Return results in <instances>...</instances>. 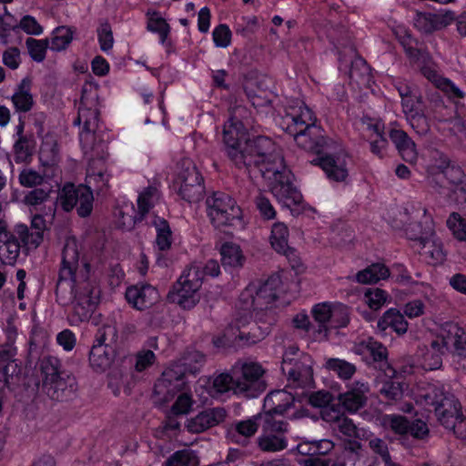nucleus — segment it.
Listing matches in <instances>:
<instances>
[{"mask_svg":"<svg viewBox=\"0 0 466 466\" xmlns=\"http://www.w3.org/2000/svg\"><path fill=\"white\" fill-rule=\"evenodd\" d=\"M246 108L237 106L224 125L223 140L228 157L238 169H244L252 177L253 168L258 166L277 146L267 137L247 138V129L239 117Z\"/></svg>","mask_w":466,"mask_h":466,"instance_id":"nucleus-1","label":"nucleus"},{"mask_svg":"<svg viewBox=\"0 0 466 466\" xmlns=\"http://www.w3.org/2000/svg\"><path fill=\"white\" fill-rule=\"evenodd\" d=\"M286 132L293 137L296 144L310 152L320 154L328 145L324 131L316 125V116L302 101L289 106L283 118Z\"/></svg>","mask_w":466,"mask_h":466,"instance_id":"nucleus-2","label":"nucleus"},{"mask_svg":"<svg viewBox=\"0 0 466 466\" xmlns=\"http://www.w3.org/2000/svg\"><path fill=\"white\" fill-rule=\"evenodd\" d=\"M268 182L271 193L284 207L299 206L302 195L291 182V173L287 168L281 150L277 147L253 168Z\"/></svg>","mask_w":466,"mask_h":466,"instance_id":"nucleus-3","label":"nucleus"},{"mask_svg":"<svg viewBox=\"0 0 466 466\" xmlns=\"http://www.w3.org/2000/svg\"><path fill=\"white\" fill-rule=\"evenodd\" d=\"M110 175L106 171L98 170L96 172L92 167L87 169V185L66 184L57 197L63 210L69 212L76 208L79 217L86 218L93 210L94 196L91 187L97 194H106L109 188Z\"/></svg>","mask_w":466,"mask_h":466,"instance_id":"nucleus-4","label":"nucleus"},{"mask_svg":"<svg viewBox=\"0 0 466 466\" xmlns=\"http://www.w3.org/2000/svg\"><path fill=\"white\" fill-rule=\"evenodd\" d=\"M187 382L182 371L167 369L154 386V402L164 405L177 395L171 407L174 415H185L190 412L194 404L192 394L186 390Z\"/></svg>","mask_w":466,"mask_h":466,"instance_id":"nucleus-5","label":"nucleus"},{"mask_svg":"<svg viewBox=\"0 0 466 466\" xmlns=\"http://www.w3.org/2000/svg\"><path fill=\"white\" fill-rule=\"evenodd\" d=\"M231 368L235 381V395L252 399L266 390L267 382L264 378L266 370L258 362L238 360Z\"/></svg>","mask_w":466,"mask_h":466,"instance_id":"nucleus-6","label":"nucleus"},{"mask_svg":"<svg viewBox=\"0 0 466 466\" xmlns=\"http://www.w3.org/2000/svg\"><path fill=\"white\" fill-rule=\"evenodd\" d=\"M202 283L201 268L198 265H190L173 284L167 293V300L184 309H191L199 302Z\"/></svg>","mask_w":466,"mask_h":466,"instance_id":"nucleus-7","label":"nucleus"},{"mask_svg":"<svg viewBox=\"0 0 466 466\" xmlns=\"http://www.w3.org/2000/svg\"><path fill=\"white\" fill-rule=\"evenodd\" d=\"M313 360L308 354H299L290 348L283 355L281 370L287 377L288 387L304 389L313 384Z\"/></svg>","mask_w":466,"mask_h":466,"instance_id":"nucleus-8","label":"nucleus"},{"mask_svg":"<svg viewBox=\"0 0 466 466\" xmlns=\"http://www.w3.org/2000/svg\"><path fill=\"white\" fill-rule=\"evenodd\" d=\"M281 279L278 275L270 276L264 283L259 285L253 295V289H247L246 292L252 298L251 306L256 311V319L268 326L276 322L272 305L278 298Z\"/></svg>","mask_w":466,"mask_h":466,"instance_id":"nucleus-9","label":"nucleus"},{"mask_svg":"<svg viewBox=\"0 0 466 466\" xmlns=\"http://www.w3.org/2000/svg\"><path fill=\"white\" fill-rule=\"evenodd\" d=\"M461 404L454 395L446 396L439 386V424L466 441V418Z\"/></svg>","mask_w":466,"mask_h":466,"instance_id":"nucleus-10","label":"nucleus"},{"mask_svg":"<svg viewBox=\"0 0 466 466\" xmlns=\"http://www.w3.org/2000/svg\"><path fill=\"white\" fill-rule=\"evenodd\" d=\"M263 421L262 433L258 438V445L263 451L276 452L288 447L287 432L289 424L282 420H277L270 413L259 415Z\"/></svg>","mask_w":466,"mask_h":466,"instance_id":"nucleus-11","label":"nucleus"},{"mask_svg":"<svg viewBox=\"0 0 466 466\" xmlns=\"http://www.w3.org/2000/svg\"><path fill=\"white\" fill-rule=\"evenodd\" d=\"M208 216L216 228L232 225L239 219L241 209L235 199L224 192H216L206 200Z\"/></svg>","mask_w":466,"mask_h":466,"instance_id":"nucleus-12","label":"nucleus"},{"mask_svg":"<svg viewBox=\"0 0 466 466\" xmlns=\"http://www.w3.org/2000/svg\"><path fill=\"white\" fill-rule=\"evenodd\" d=\"M79 265V250L76 239L69 238L66 240L62 250V262L59 270V279L56 284V294L57 299L62 303L66 301L60 298L63 289H69L71 291L76 287V271Z\"/></svg>","mask_w":466,"mask_h":466,"instance_id":"nucleus-13","label":"nucleus"},{"mask_svg":"<svg viewBox=\"0 0 466 466\" xmlns=\"http://www.w3.org/2000/svg\"><path fill=\"white\" fill-rule=\"evenodd\" d=\"M179 183L178 194L186 201L198 202L205 194L204 179L195 164L189 159L181 164V170L177 176Z\"/></svg>","mask_w":466,"mask_h":466,"instance_id":"nucleus-14","label":"nucleus"},{"mask_svg":"<svg viewBox=\"0 0 466 466\" xmlns=\"http://www.w3.org/2000/svg\"><path fill=\"white\" fill-rule=\"evenodd\" d=\"M99 108L98 91L91 84H86L82 88V96L78 114L75 125L83 123V130L86 134L95 133L98 127Z\"/></svg>","mask_w":466,"mask_h":466,"instance_id":"nucleus-15","label":"nucleus"},{"mask_svg":"<svg viewBox=\"0 0 466 466\" xmlns=\"http://www.w3.org/2000/svg\"><path fill=\"white\" fill-rule=\"evenodd\" d=\"M74 296L73 313L74 321H86L96 309L99 299V290L89 282L82 286L76 284Z\"/></svg>","mask_w":466,"mask_h":466,"instance_id":"nucleus-16","label":"nucleus"},{"mask_svg":"<svg viewBox=\"0 0 466 466\" xmlns=\"http://www.w3.org/2000/svg\"><path fill=\"white\" fill-rule=\"evenodd\" d=\"M447 350H452L459 356L466 357V337L463 328L453 321L439 324V339Z\"/></svg>","mask_w":466,"mask_h":466,"instance_id":"nucleus-17","label":"nucleus"},{"mask_svg":"<svg viewBox=\"0 0 466 466\" xmlns=\"http://www.w3.org/2000/svg\"><path fill=\"white\" fill-rule=\"evenodd\" d=\"M228 334L235 337V342L238 346H250L264 339L265 335L269 332V328L265 327L264 330L256 322L245 325L242 319H237L230 324L228 329Z\"/></svg>","mask_w":466,"mask_h":466,"instance_id":"nucleus-18","label":"nucleus"},{"mask_svg":"<svg viewBox=\"0 0 466 466\" xmlns=\"http://www.w3.org/2000/svg\"><path fill=\"white\" fill-rule=\"evenodd\" d=\"M227 416L223 407L208 408L187 420L186 428L191 433H201L223 422Z\"/></svg>","mask_w":466,"mask_h":466,"instance_id":"nucleus-19","label":"nucleus"},{"mask_svg":"<svg viewBox=\"0 0 466 466\" xmlns=\"http://www.w3.org/2000/svg\"><path fill=\"white\" fill-rule=\"evenodd\" d=\"M20 238L14 231H10L7 223L0 219V260L3 264L13 266L20 255Z\"/></svg>","mask_w":466,"mask_h":466,"instance_id":"nucleus-20","label":"nucleus"},{"mask_svg":"<svg viewBox=\"0 0 466 466\" xmlns=\"http://www.w3.org/2000/svg\"><path fill=\"white\" fill-rule=\"evenodd\" d=\"M369 391L368 383L356 380L348 386L347 391L339 394V403L345 410L355 413L366 405Z\"/></svg>","mask_w":466,"mask_h":466,"instance_id":"nucleus-21","label":"nucleus"},{"mask_svg":"<svg viewBox=\"0 0 466 466\" xmlns=\"http://www.w3.org/2000/svg\"><path fill=\"white\" fill-rule=\"evenodd\" d=\"M126 299L138 310H144L154 305L159 299L157 289L149 284H137L127 289Z\"/></svg>","mask_w":466,"mask_h":466,"instance_id":"nucleus-22","label":"nucleus"},{"mask_svg":"<svg viewBox=\"0 0 466 466\" xmlns=\"http://www.w3.org/2000/svg\"><path fill=\"white\" fill-rule=\"evenodd\" d=\"M47 396L55 400H66L73 397L77 389L75 377L66 371L43 387Z\"/></svg>","mask_w":466,"mask_h":466,"instance_id":"nucleus-23","label":"nucleus"},{"mask_svg":"<svg viewBox=\"0 0 466 466\" xmlns=\"http://www.w3.org/2000/svg\"><path fill=\"white\" fill-rule=\"evenodd\" d=\"M46 228L43 214H35L32 218L30 228L24 224H19L15 226V233L25 246L36 248L43 241V233Z\"/></svg>","mask_w":466,"mask_h":466,"instance_id":"nucleus-24","label":"nucleus"},{"mask_svg":"<svg viewBox=\"0 0 466 466\" xmlns=\"http://www.w3.org/2000/svg\"><path fill=\"white\" fill-rule=\"evenodd\" d=\"M311 163L319 166L330 180L344 181L348 177L347 163L342 157L326 155L314 158Z\"/></svg>","mask_w":466,"mask_h":466,"instance_id":"nucleus-25","label":"nucleus"},{"mask_svg":"<svg viewBox=\"0 0 466 466\" xmlns=\"http://www.w3.org/2000/svg\"><path fill=\"white\" fill-rule=\"evenodd\" d=\"M258 416L232 424L228 430V437L234 442L246 446L248 440L255 435L258 429Z\"/></svg>","mask_w":466,"mask_h":466,"instance_id":"nucleus-26","label":"nucleus"},{"mask_svg":"<svg viewBox=\"0 0 466 466\" xmlns=\"http://www.w3.org/2000/svg\"><path fill=\"white\" fill-rule=\"evenodd\" d=\"M117 348L94 344L89 352L90 366L96 371H105L111 367L116 356Z\"/></svg>","mask_w":466,"mask_h":466,"instance_id":"nucleus-27","label":"nucleus"},{"mask_svg":"<svg viewBox=\"0 0 466 466\" xmlns=\"http://www.w3.org/2000/svg\"><path fill=\"white\" fill-rule=\"evenodd\" d=\"M295 398L294 396L284 390H273L269 392L264 400V407L268 408L267 413L274 414H284L293 404Z\"/></svg>","mask_w":466,"mask_h":466,"instance_id":"nucleus-28","label":"nucleus"},{"mask_svg":"<svg viewBox=\"0 0 466 466\" xmlns=\"http://www.w3.org/2000/svg\"><path fill=\"white\" fill-rule=\"evenodd\" d=\"M390 138L396 146L402 159L408 163L413 164L417 160V151L414 142L408 135L400 129H391Z\"/></svg>","mask_w":466,"mask_h":466,"instance_id":"nucleus-29","label":"nucleus"},{"mask_svg":"<svg viewBox=\"0 0 466 466\" xmlns=\"http://www.w3.org/2000/svg\"><path fill=\"white\" fill-rule=\"evenodd\" d=\"M32 80L30 77H25L17 85L11 99L17 112L26 113L34 106V99L31 94Z\"/></svg>","mask_w":466,"mask_h":466,"instance_id":"nucleus-30","label":"nucleus"},{"mask_svg":"<svg viewBox=\"0 0 466 466\" xmlns=\"http://www.w3.org/2000/svg\"><path fill=\"white\" fill-rule=\"evenodd\" d=\"M52 192L53 187L51 185H43L29 191L24 197V203L30 207L31 211H40L47 215L44 208H46V203L50 199Z\"/></svg>","mask_w":466,"mask_h":466,"instance_id":"nucleus-31","label":"nucleus"},{"mask_svg":"<svg viewBox=\"0 0 466 466\" xmlns=\"http://www.w3.org/2000/svg\"><path fill=\"white\" fill-rule=\"evenodd\" d=\"M389 327L401 335L407 332L408 322L399 310L390 309L378 320V328L381 331L386 330Z\"/></svg>","mask_w":466,"mask_h":466,"instance_id":"nucleus-32","label":"nucleus"},{"mask_svg":"<svg viewBox=\"0 0 466 466\" xmlns=\"http://www.w3.org/2000/svg\"><path fill=\"white\" fill-rule=\"evenodd\" d=\"M221 263L224 268H241L245 262V257L240 247L232 242H226L220 248Z\"/></svg>","mask_w":466,"mask_h":466,"instance_id":"nucleus-33","label":"nucleus"},{"mask_svg":"<svg viewBox=\"0 0 466 466\" xmlns=\"http://www.w3.org/2000/svg\"><path fill=\"white\" fill-rule=\"evenodd\" d=\"M159 198V192L157 187L149 186L146 187L137 198V214L135 216L134 222L142 221L145 216L154 207Z\"/></svg>","mask_w":466,"mask_h":466,"instance_id":"nucleus-34","label":"nucleus"},{"mask_svg":"<svg viewBox=\"0 0 466 466\" xmlns=\"http://www.w3.org/2000/svg\"><path fill=\"white\" fill-rule=\"evenodd\" d=\"M390 276L389 268L380 263H374L363 270L359 271L355 279L361 284L376 283L380 279H385Z\"/></svg>","mask_w":466,"mask_h":466,"instance_id":"nucleus-35","label":"nucleus"},{"mask_svg":"<svg viewBox=\"0 0 466 466\" xmlns=\"http://www.w3.org/2000/svg\"><path fill=\"white\" fill-rule=\"evenodd\" d=\"M39 367L43 376V387L66 372L62 370L60 360L54 356H44L39 361Z\"/></svg>","mask_w":466,"mask_h":466,"instance_id":"nucleus-36","label":"nucleus"},{"mask_svg":"<svg viewBox=\"0 0 466 466\" xmlns=\"http://www.w3.org/2000/svg\"><path fill=\"white\" fill-rule=\"evenodd\" d=\"M325 368L343 380H350L357 371L355 364L337 358L328 359L325 362Z\"/></svg>","mask_w":466,"mask_h":466,"instance_id":"nucleus-37","label":"nucleus"},{"mask_svg":"<svg viewBox=\"0 0 466 466\" xmlns=\"http://www.w3.org/2000/svg\"><path fill=\"white\" fill-rule=\"evenodd\" d=\"M152 225L157 231L156 244L159 250H167L172 244V232L168 222L161 218L154 217Z\"/></svg>","mask_w":466,"mask_h":466,"instance_id":"nucleus-38","label":"nucleus"},{"mask_svg":"<svg viewBox=\"0 0 466 466\" xmlns=\"http://www.w3.org/2000/svg\"><path fill=\"white\" fill-rule=\"evenodd\" d=\"M332 305L327 302L317 304L312 309V316L314 320L319 324L317 331L328 337L331 318Z\"/></svg>","mask_w":466,"mask_h":466,"instance_id":"nucleus-39","label":"nucleus"},{"mask_svg":"<svg viewBox=\"0 0 466 466\" xmlns=\"http://www.w3.org/2000/svg\"><path fill=\"white\" fill-rule=\"evenodd\" d=\"M414 58L422 76L437 87L436 64L432 56L428 52L420 50Z\"/></svg>","mask_w":466,"mask_h":466,"instance_id":"nucleus-40","label":"nucleus"},{"mask_svg":"<svg viewBox=\"0 0 466 466\" xmlns=\"http://www.w3.org/2000/svg\"><path fill=\"white\" fill-rule=\"evenodd\" d=\"M350 77L360 85H367L370 82L371 69L363 58L357 57L351 62Z\"/></svg>","mask_w":466,"mask_h":466,"instance_id":"nucleus-41","label":"nucleus"},{"mask_svg":"<svg viewBox=\"0 0 466 466\" xmlns=\"http://www.w3.org/2000/svg\"><path fill=\"white\" fill-rule=\"evenodd\" d=\"M446 160V157L439 152V175L443 174L451 185L464 180L466 178L464 171L460 167L451 166Z\"/></svg>","mask_w":466,"mask_h":466,"instance_id":"nucleus-42","label":"nucleus"},{"mask_svg":"<svg viewBox=\"0 0 466 466\" xmlns=\"http://www.w3.org/2000/svg\"><path fill=\"white\" fill-rule=\"evenodd\" d=\"M289 240V229L288 227L280 222L275 223L272 226L271 235H270V244L272 248L278 252L280 253L284 250H288L289 248L288 244Z\"/></svg>","mask_w":466,"mask_h":466,"instance_id":"nucleus-43","label":"nucleus"},{"mask_svg":"<svg viewBox=\"0 0 466 466\" xmlns=\"http://www.w3.org/2000/svg\"><path fill=\"white\" fill-rule=\"evenodd\" d=\"M341 434L352 439L368 440V432L364 429H359L353 420L343 415L334 426Z\"/></svg>","mask_w":466,"mask_h":466,"instance_id":"nucleus-44","label":"nucleus"},{"mask_svg":"<svg viewBox=\"0 0 466 466\" xmlns=\"http://www.w3.org/2000/svg\"><path fill=\"white\" fill-rule=\"evenodd\" d=\"M35 148V141L30 137L17 138L14 145L15 161L27 162L31 159Z\"/></svg>","mask_w":466,"mask_h":466,"instance_id":"nucleus-45","label":"nucleus"},{"mask_svg":"<svg viewBox=\"0 0 466 466\" xmlns=\"http://www.w3.org/2000/svg\"><path fill=\"white\" fill-rule=\"evenodd\" d=\"M117 341L118 332L114 325H103L96 333L95 344L117 348Z\"/></svg>","mask_w":466,"mask_h":466,"instance_id":"nucleus-46","label":"nucleus"},{"mask_svg":"<svg viewBox=\"0 0 466 466\" xmlns=\"http://www.w3.org/2000/svg\"><path fill=\"white\" fill-rule=\"evenodd\" d=\"M439 91L443 93V96L455 105L465 96V93L454 82L441 76H439Z\"/></svg>","mask_w":466,"mask_h":466,"instance_id":"nucleus-47","label":"nucleus"},{"mask_svg":"<svg viewBox=\"0 0 466 466\" xmlns=\"http://www.w3.org/2000/svg\"><path fill=\"white\" fill-rule=\"evenodd\" d=\"M235 381L233 378L232 368L228 372H222L215 375L211 381V390L218 394H222L228 391L234 393Z\"/></svg>","mask_w":466,"mask_h":466,"instance_id":"nucleus-48","label":"nucleus"},{"mask_svg":"<svg viewBox=\"0 0 466 466\" xmlns=\"http://www.w3.org/2000/svg\"><path fill=\"white\" fill-rule=\"evenodd\" d=\"M53 35L50 48L54 51H62L72 42L74 31L70 27L60 26L56 28Z\"/></svg>","mask_w":466,"mask_h":466,"instance_id":"nucleus-49","label":"nucleus"},{"mask_svg":"<svg viewBox=\"0 0 466 466\" xmlns=\"http://www.w3.org/2000/svg\"><path fill=\"white\" fill-rule=\"evenodd\" d=\"M414 25L423 35H431L437 29V16L431 13H417Z\"/></svg>","mask_w":466,"mask_h":466,"instance_id":"nucleus-50","label":"nucleus"},{"mask_svg":"<svg viewBox=\"0 0 466 466\" xmlns=\"http://www.w3.org/2000/svg\"><path fill=\"white\" fill-rule=\"evenodd\" d=\"M25 45L31 58L35 62H43L46 58V49L48 47L47 39H35L28 37Z\"/></svg>","mask_w":466,"mask_h":466,"instance_id":"nucleus-51","label":"nucleus"},{"mask_svg":"<svg viewBox=\"0 0 466 466\" xmlns=\"http://www.w3.org/2000/svg\"><path fill=\"white\" fill-rule=\"evenodd\" d=\"M349 322V308L343 304L332 305L329 329L346 327Z\"/></svg>","mask_w":466,"mask_h":466,"instance_id":"nucleus-52","label":"nucleus"},{"mask_svg":"<svg viewBox=\"0 0 466 466\" xmlns=\"http://www.w3.org/2000/svg\"><path fill=\"white\" fill-rule=\"evenodd\" d=\"M447 227L453 237L460 241H466V219L459 213L452 212L447 219Z\"/></svg>","mask_w":466,"mask_h":466,"instance_id":"nucleus-53","label":"nucleus"},{"mask_svg":"<svg viewBox=\"0 0 466 466\" xmlns=\"http://www.w3.org/2000/svg\"><path fill=\"white\" fill-rule=\"evenodd\" d=\"M360 346L372 357L374 361H383L387 360V348L374 339L368 338L361 342Z\"/></svg>","mask_w":466,"mask_h":466,"instance_id":"nucleus-54","label":"nucleus"},{"mask_svg":"<svg viewBox=\"0 0 466 466\" xmlns=\"http://www.w3.org/2000/svg\"><path fill=\"white\" fill-rule=\"evenodd\" d=\"M394 34H395L398 41L400 42V44L403 46L406 55L410 58L415 57L416 55L418 54V52L420 51V49H417L414 46L415 40L413 39L411 35L409 33V31L404 27L398 26L394 30Z\"/></svg>","mask_w":466,"mask_h":466,"instance_id":"nucleus-55","label":"nucleus"},{"mask_svg":"<svg viewBox=\"0 0 466 466\" xmlns=\"http://www.w3.org/2000/svg\"><path fill=\"white\" fill-rule=\"evenodd\" d=\"M386 426L396 434L406 435L409 432L410 420L401 415L390 414L383 418Z\"/></svg>","mask_w":466,"mask_h":466,"instance_id":"nucleus-56","label":"nucleus"},{"mask_svg":"<svg viewBox=\"0 0 466 466\" xmlns=\"http://www.w3.org/2000/svg\"><path fill=\"white\" fill-rule=\"evenodd\" d=\"M147 29L159 35L160 42L164 44L168 36L170 27L166 20L154 13L148 19Z\"/></svg>","mask_w":466,"mask_h":466,"instance_id":"nucleus-57","label":"nucleus"},{"mask_svg":"<svg viewBox=\"0 0 466 466\" xmlns=\"http://www.w3.org/2000/svg\"><path fill=\"white\" fill-rule=\"evenodd\" d=\"M18 179L19 183L25 187L47 185L45 183L44 176L32 168L23 169L19 174Z\"/></svg>","mask_w":466,"mask_h":466,"instance_id":"nucleus-58","label":"nucleus"},{"mask_svg":"<svg viewBox=\"0 0 466 466\" xmlns=\"http://www.w3.org/2000/svg\"><path fill=\"white\" fill-rule=\"evenodd\" d=\"M165 466H195V456L188 450L177 451L166 461Z\"/></svg>","mask_w":466,"mask_h":466,"instance_id":"nucleus-59","label":"nucleus"},{"mask_svg":"<svg viewBox=\"0 0 466 466\" xmlns=\"http://www.w3.org/2000/svg\"><path fill=\"white\" fill-rule=\"evenodd\" d=\"M411 127L416 131L419 136L426 137L431 131V122L429 118L423 114H411L409 116Z\"/></svg>","mask_w":466,"mask_h":466,"instance_id":"nucleus-60","label":"nucleus"},{"mask_svg":"<svg viewBox=\"0 0 466 466\" xmlns=\"http://www.w3.org/2000/svg\"><path fill=\"white\" fill-rule=\"evenodd\" d=\"M97 36L102 51L107 52L113 47L114 37L108 22L101 23L97 29Z\"/></svg>","mask_w":466,"mask_h":466,"instance_id":"nucleus-61","label":"nucleus"},{"mask_svg":"<svg viewBox=\"0 0 466 466\" xmlns=\"http://www.w3.org/2000/svg\"><path fill=\"white\" fill-rule=\"evenodd\" d=\"M402 387L398 381L388 380L382 383L380 393L386 399L397 400L402 396Z\"/></svg>","mask_w":466,"mask_h":466,"instance_id":"nucleus-62","label":"nucleus"},{"mask_svg":"<svg viewBox=\"0 0 466 466\" xmlns=\"http://www.w3.org/2000/svg\"><path fill=\"white\" fill-rule=\"evenodd\" d=\"M367 303L371 309H379L386 301V292L380 289H368L365 292Z\"/></svg>","mask_w":466,"mask_h":466,"instance_id":"nucleus-63","label":"nucleus"},{"mask_svg":"<svg viewBox=\"0 0 466 466\" xmlns=\"http://www.w3.org/2000/svg\"><path fill=\"white\" fill-rule=\"evenodd\" d=\"M214 43L218 47H227L231 43V31L227 25H218L212 34Z\"/></svg>","mask_w":466,"mask_h":466,"instance_id":"nucleus-64","label":"nucleus"}]
</instances>
